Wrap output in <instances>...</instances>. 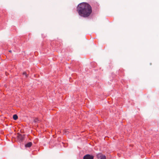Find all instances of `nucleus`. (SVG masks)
<instances>
[{"mask_svg": "<svg viewBox=\"0 0 159 159\" xmlns=\"http://www.w3.org/2000/svg\"><path fill=\"white\" fill-rule=\"evenodd\" d=\"M9 52H12V51L11 50H9Z\"/></svg>", "mask_w": 159, "mask_h": 159, "instance_id": "nucleus-9", "label": "nucleus"}, {"mask_svg": "<svg viewBox=\"0 0 159 159\" xmlns=\"http://www.w3.org/2000/svg\"><path fill=\"white\" fill-rule=\"evenodd\" d=\"M38 120V119L37 118H36L34 120V121L35 122H37Z\"/></svg>", "mask_w": 159, "mask_h": 159, "instance_id": "nucleus-8", "label": "nucleus"}, {"mask_svg": "<svg viewBox=\"0 0 159 159\" xmlns=\"http://www.w3.org/2000/svg\"><path fill=\"white\" fill-rule=\"evenodd\" d=\"M13 118L14 120H16L18 119V116L16 115L15 114L13 116Z\"/></svg>", "mask_w": 159, "mask_h": 159, "instance_id": "nucleus-6", "label": "nucleus"}, {"mask_svg": "<svg viewBox=\"0 0 159 159\" xmlns=\"http://www.w3.org/2000/svg\"><path fill=\"white\" fill-rule=\"evenodd\" d=\"M23 75H25L26 77H27V75L26 74V73L25 72H24L23 73Z\"/></svg>", "mask_w": 159, "mask_h": 159, "instance_id": "nucleus-7", "label": "nucleus"}, {"mask_svg": "<svg viewBox=\"0 0 159 159\" xmlns=\"http://www.w3.org/2000/svg\"><path fill=\"white\" fill-rule=\"evenodd\" d=\"M32 145V143L31 142H29L27 143V144H26L25 145V147L30 148L31 146Z\"/></svg>", "mask_w": 159, "mask_h": 159, "instance_id": "nucleus-5", "label": "nucleus"}, {"mask_svg": "<svg viewBox=\"0 0 159 159\" xmlns=\"http://www.w3.org/2000/svg\"><path fill=\"white\" fill-rule=\"evenodd\" d=\"M17 135V137L18 140L20 141H22L24 139V135H21L19 133H18Z\"/></svg>", "mask_w": 159, "mask_h": 159, "instance_id": "nucleus-2", "label": "nucleus"}, {"mask_svg": "<svg viewBox=\"0 0 159 159\" xmlns=\"http://www.w3.org/2000/svg\"><path fill=\"white\" fill-rule=\"evenodd\" d=\"M97 156V158L99 159H106L105 156L101 153L98 154Z\"/></svg>", "mask_w": 159, "mask_h": 159, "instance_id": "nucleus-3", "label": "nucleus"}, {"mask_svg": "<svg viewBox=\"0 0 159 159\" xmlns=\"http://www.w3.org/2000/svg\"><path fill=\"white\" fill-rule=\"evenodd\" d=\"M93 156L89 154H87L84 157V159H93Z\"/></svg>", "mask_w": 159, "mask_h": 159, "instance_id": "nucleus-4", "label": "nucleus"}, {"mask_svg": "<svg viewBox=\"0 0 159 159\" xmlns=\"http://www.w3.org/2000/svg\"><path fill=\"white\" fill-rule=\"evenodd\" d=\"M77 9L79 15L84 17L89 16L92 12L91 6L89 4L86 3H82L79 4Z\"/></svg>", "mask_w": 159, "mask_h": 159, "instance_id": "nucleus-1", "label": "nucleus"}]
</instances>
